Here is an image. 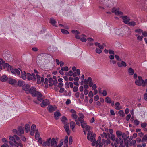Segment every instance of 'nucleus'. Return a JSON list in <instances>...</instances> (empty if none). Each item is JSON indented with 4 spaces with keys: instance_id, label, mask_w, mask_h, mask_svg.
<instances>
[{
    "instance_id": "f257e3e1",
    "label": "nucleus",
    "mask_w": 147,
    "mask_h": 147,
    "mask_svg": "<svg viewBox=\"0 0 147 147\" xmlns=\"http://www.w3.org/2000/svg\"><path fill=\"white\" fill-rule=\"evenodd\" d=\"M111 139L113 142H114V143L113 142L111 143V145L113 147L115 146V147H121V146L123 147L125 145L127 146L128 143L125 142L124 144L123 139L121 138H116L114 135L111 134Z\"/></svg>"
},
{
    "instance_id": "f03ea898",
    "label": "nucleus",
    "mask_w": 147,
    "mask_h": 147,
    "mask_svg": "<svg viewBox=\"0 0 147 147\" xmlns=\"http://www.w3.org/2000/svg\"><path fill=\"white\" fill-rule=\"evenodd\" d=\"M30 93L33 97H37L38 101L41 102L43 100L42 94L39 91H37L36 89L33 86L30 88L29 91L27 92V94Z\"/></svg>"
},
{
    "instance_id": "7ed1b4c3",
    "label": "nucleus",
    "mask_w": 147,
    "mask_h": 147,
    "mask_svg": "<svg viewBox=\"0 0 147 147\" xmlns=\"http://www.w3.org/2000/svg\"><path fill=\"white\" fill-rule=\"evenodd\" d=\"M135 84L139 86H142L143 87H147V79L145 80L142 79L140 76L138 77V79L135 81Z\"/></svg>"
},
{
    "instance_id": "20e7f679",
    "label": "nucleus",
    "mask_w": 147,
    "mask_h": 147,
    "mask_svg": "<svg viewBox=\"0 0 147 147\" xmlns=\"http://www.w3.org/2000/svg\"><path fill=\"white\" fill-rule=\"evenodd\" d=\"M84 128L86 129V130L88 131L87 134V138L88 140H91L93 139V138L96 136V134L95 133H93L92 131H90V127L88 125H86L85 127Z\"/></svg>"
},
{
    "instance_id": "39448f33",
    "label": "nucleus",
    "mask_w": 147,
    "mask_h": 147,
    "mask_svg": "<svg viewBox=\"0 0 147 147\" xmlns=\"http://www.w3.org/2000/svg\"><path fill=\"white\" fill-rule=\"evenodd\" d=\"M9 138L10 141L13 142L14 143H16V140H19V137L16 135H14L13 136H9Z\"/></svg>"
},
{
    "instance_id": "423d86ee",
    "label": "nucleus",
    "mask_w": 147,
    "mask_h": 147,
    "mask_svg": "<svg viewBox=\"0 0 147 147\" xmlns=\"http://www.w3.org/2000/svg\"><path fill=\"white\" fill-rule=\"evenodd\" d=\"M112 12L114 13L116 15H119L123 14V12L119 11V9L116 8H113L112 9Z\"/></svg>"
},
{
    "instance_id": "0eeeda50",
    "label": "nucleus",
    "mask_w": 147,
    "mask_h": 147,
    "mask_svg": "<svg viewBox=\"0 0 147 147\" xmlns=\"http://www.w3.org/2000/svg\"><path fill=\"white\" fill-rule=\"evenodd\" d=\"M27 78L29 81H30L32 79L35 80L36 79V75L33 73L32 75L29 73H27L26 75Z\"/></svg>"
},
{
    "instance_id": "6e6552de",
    "label": "nucleus",
    "mask_w": 147,
    "mask_h": 147,
    "mask_svg": "<svg viewBox=\"0 0 147 147\" xmlns=\"http://www.w3.org/2000/svg\"><path fill=\"white\" fill-rule=\"evenodd\" d=\"M36 130V126L34 124L32 125L31 126V129L30 130V134L31 135L33 136Z\"/></svg>"
},
{
    "instance_id": "1a4fd4ad",
    "label": "nucleus",
    "mask_w": 147,
    "mask_h": 147,
    "mask_svg": "<svg viewBox=\"0 0 147 147\" xmlns=\"http://www.w3.org/2000/svg\"><path fill=\"white\" fill-rule=\"evenodd\" d=\"M129 136H127V134L123 132L122 135V137L123 141L124 144H125V142L128 143V141H126L127 139L129 138Z\"/></svg>"
},
{
    "instance_id": "9d476101",
    "label": "nucleus",
    "mask_w": 147,
    "mask_h": 147,
    "mask_svg": "<svg viewBox=\"0 0 147 147\" xmlns=\"http://www.w3.org/2000/svg\"><path fill=\"white\" fill-rule=\"evenodd\" d=\"M111 142V141L110 139L107 138V139L105 140L104 139H102V146L103 144L105 146L108 145L109 144H110Z\"/></svg>"
},
{
    "instance_id": "9b49d317",
    "label": "nucleus",
    "mask_w": 147,
    "mask_h": 147,
    "mask_svg": "<svg viewBox=\"0 0 147 147\" xmlns=\"http://www.w3.org/2000/svg\"><path fill=\"white\" fill-rule=\"evenodd\" d=\"M11 71L13 74L18 76H20V72L19 70L17 69H11Z\"/></svg>"
},
{
    "instance_id": "f8f14e48",
    "label": "nucleus",
    "mask_w": 147,
    "mask_h": 147,
    "mask_svg": "<svg viewBox=\"0 0 147 147\" xmlns=\"http://www.w3.org/2000/svg\"><path fill=\"white\" fill-rule=\"evenodd\" d=\"M30 85L26 84H24L22 86V88L23 89L26 91V92L27 94V92L29 91L30 88Z\"/></svg>"
},
{
    "instance_id": "ddd939ff",
    "label": "nucleus",
    "mask_w": 147,
    "mask_h": 147,
    "mask_svg": "<svg viewBox=\"0 0 147 147\" xmlns=\"http://www.w3.org/2000/svg\"><path fill=\"white\" fill-rule=\"evenodd\" d=\"M50 144L52 147H57V143L54 138H52L51 141L50 140Z\"/></svg>"
},
{
    "instance_id": "4468645a",
    "label": "nucleus",
    "mask_w": 147,
    "mask_h": 147,
    "mask_svg": "<svg viewBox=\"0 0 147 147\" xmlns=\"http://www.w3.org/2000/svg\"><path fill=\"white\" fill-rule=\"evenodd\" d=\"M122 18L123 20V22L126 24H127L130 20L129 18L125 16H122Z\"/></svg>"
},
{
    "instance_id": "2eb2a0df",
    "label": "nucleus",
    "mask_w": 147,
    "mask_h": 147,
    "mask_svg": "<svg viewBox=\"0 0 147 147\" xmlns=\"http://www.w3.org/2000/svg\"><path fill=\"white\" fill-rule=\"evenodd\" d=\"M24 133V128L23 127L20 126L18 128L17 134L18 135H21Z\"/></svg>"
},
{
    "instance_id": "dca6fc26",
    "label": "nucleus",
    "mask_w": 147,
    "mask_h": 147,
    "mask_svg": "<svg viewBox=\"0 0 147 147\" xmlns=\"http://www.w3.org/2000/svg\"><path fill=\"white\" fill-rule=\"evenodd\" d=\"M101 138L100 136L98 137V139L96 141V147H102V142H101Z\"/></svg>"
},
{
    "instance_id": "f3484780",
    "label": "nucleus",
    "mask_w": 147,
    "mask_h": 147,
    "mask_svg": "<svg viewBox=\"0 0 147 147\" xmlns=\"http://www.w3.org/2000/svg\"><path fill=\"white\" fill-rule=\"evenodd\" d=\"M64 127L67 133V134L69 135L70 132L69 131V123H66L64 126Z\"/></svg>"
},
{
    "instance_id": "a211bd4d",
    "label": "nucleus",
    "mask_w": 147,
    "mask_h": 147,
    "mask_svg": "<svg viewBox=\"0 0 147 147\" xmlns=\"http://www.w3.org/2000/svg\"><path fill=\"white\" fill-rule=\"evenodd\" d=\"M49 104V100L46 99L43 100L42 103H41L40 105L42 107H44L45 106L48 105Z\"/></svg>"
},
{
    "instance_id": "6ab92c4d",
    "label": "nucleus",
    "mask_w": 147,
    "mask_h": 147,
    "mask_svg": "<svg viewBox=\"0 0 147 147\" xmlns=\"http://www.w3.org/2000/svg\"><path fill=\"white\" fill-rule=\"evenodd\" d=\"M57 109V107L55 106H50L48 108L49 111L52 113Z\"/></svg>"
},
{
    "instance_id": "aec40b11",
    "label": "nucleus",
    "mask_w": 147,
    "mask_h": 147,
    "mask_svg": "<svg viewBox=\"0 0 147 147\" xmlns=\"http://www.w3.org/2000/svg\"><path fill=\"white\" fill-rule=\"evenodd\" d=\"M21 71V74L20 75V76H19L24 80L26 79L27 78V74H26L24 71Z\"/></svg>"
},
{
    "instance_id": "412c9836",
    "label": "nucleus",
    "mask_w": 147,
    "mask_h": 147,
    "mask_svg": "<svg viewBox=\"0 0 147 147\" xmlns=\"http://www.w3.org/2000/svg\"><path fill=\"white\" fill-rule=\"evenodd\" d=\"M50 140L51 138H49L47 139L46 141L44 142L42 144V145L43 146H49L50 145Z\"/></svg>"
},
{
    "instance_id": "4be33fe9",
    "label": "nucleus",
    "mask_w": 147,
    "mask_h": 147,
    "mask_svg": "<svg viewBox=\"0 0 147 147\" xmlns=\"http://www.w3.org/2000/svg\"><path fill=\"white\" fill-rule=\"evenodd\" d=\"M117 64L118 67H122L123 66L126 67L127 66V64L126 63L123 61H122L121 63L119 62H118L117 63Z\"/></svg>"
},
{
    "instance_id": "5701e85b",
    "label": "nucleus",
    "mask_w": 147,
    "mask_h": 147,
    "mask_svg": "<svg viewBox=\"0 0 147 147\" xmlns=\"http://www.w3.org/2000/svg\"><path fill=\"white\" fill-rule=\"evenodd\" d=\"M72 32L74 34H75V38L77 39H79L80 38V36L78 35L80 34L79 32L77 30H73L72 31Z\"/></svg>"
},
{
    "instance_id": "b1692460",
    "label": "nucleus",
    "mask_w": 147,
    "mask_h": 147,
    "mask_svg": "<svg viewBox=\"0 0 147 147\" xmlns=\"http://www.w3.org/2000/svg\"><path fill=\"white\" fill-rule=\"evenodd\" d=\"M61 115V114L58 111H56L54 113V116L55 119L57 120L59 118V117Z\"/></svg>"
},
{
    "instance_id": "393cba45",
    "label": "nucleus",
    "mask_w": 147,
    "mask_h": 147,
    "mask_svg": "<svg viewBox=\"0 0 147 147\" xmlns=\"http://www.w3.org/2000/svg\"><path fill=\"white\" fill-rule=\"evenodd\" d=\"M10 144L11 146V147H19L18 146V142H16V143L13 142H11V141H9Z\"/></svg>"
},
{
    "instance_id": "a878e982",
    "label": "nucleus",
    "mask_w": 147,
    "mask_h": 147,
    "mask_svg": "<svg viewBox=\"0 0 147 147\" xmlns=\"http://www.w3.org/2000/svg\"><path fill=\"white\" fill-rule=\"evenodd\" d=\"M123 133L119 130L117 131L116 132V135L117 138H121V136H122Z\"/></svg>"
},
{
    "instance_id": "bb28decb",
    "label": "nucleus",
    "mask_w": 147,
    "mask_h": 147,
    "mask_svg": "<svg viewBox=\"0 0 147 147\" xmlns=\"http://www.w3.org/2000/svg\"><path fill=\"white\" fill-rule=\"evenodd\" d=\"M49 22H50L53 26H55V27H57V26H56L55 24L56 23V21L55 20V19L52 18H50V20L49 21Z\"/></svg>"
},
{
    "instance_id": "cd10ccee",
    "label": "nucleus",
    "mask_w": 147,
    "mask_h": 147,
    "mask_svg": "<svg viewBox=\"0 0 147 147\" xmlns=\"http://www.w3.org/2000/svg\"><path fill=\"white\" fill-rule=\"evenodd\" d=\"M95 136H95L93 137L92 139L91 140H89L92 142V145L93 146H95L96 144V139L95 138Z\"/></svg>"
},
{
    "instance_id": "c85d7f7f",
    "label": "nucleus",
    "mask_w": 147,
    "mask_h": 147,
    "mask_svg": "<svg viewBox=\"0 0 147 147\" xmlns=\"http://www.w3.org/2000/svg\"><path fill=\"white\" fill-rule=\"evenodd\" d=\"M25 131L26 133H28L30 131V128L29 125L28 124H26L25 126Z\"/></svg>"
},
{
    "instance_id": "c756f323",
    "label": "nucleus",
    "mask_w": 147,
    "mask_h": 147,
    "mask_svg": "<svg viewBox=\"0 0 147 147\" xmlns=\"http://www.w3.org/2000/svg\"><path fill=\"white\" fill-rule=\"evenodd\" d=\"M70 127L71 128L73 131L76 126V124L74 121H71L70 123Z\"/></svg>"
},
{
    "instance_id": "7c9ffc66",
    "label": "nucleus",
    "mask_w": 147,
    "mask_h": 147,
    "mask_svg": "<svg viewBox=\"0 0 147 147\" xmlns=\"http://www.w3.org/2000/svg\"><path fill=\"white\" fill-rule=\"evenodd\" d=\"M8 79V78L6 75H3L2 76L0 80L2 82L6 81Z\"/></svg>"
},
{
    "instance_id": "2f4dec72",
    "label": "nucleus",
    "mask_w": 147,
    "mask_h": 147,
    "mask_svg": "<svg viewBox=\"0 0 147 147\" xmlns=\"http://www.w3.org/2000/svg\"><path fill=\"white\" fill-rule=\"evenodd\" d=\"M80 73V70L79 69H77L76 70V72H74L73 74V76L74 77H76L78 76V75H79Z\"/></svg>"
},
{
    "instance_id": "473e14b6",
    "label": "nucleus",
    "mask_w": 147,
    "mask_h": 147,
    "mask_svg": "<svg viewBox=\"0 0 147 147\" xmlns=\"http://www.w3.org/2000/svg\"><path fill=\"white\" fill-rule=\"evenodd\" d=\"M16 80L15 79H10L9 80V83L13 85L16 83Z\"/></svg>"
},
{
    "instance_id": "72a5a7b5",
    "label": "nucleus",
    "mask_w": 147,
    "mask_h": 147,
    "mask_svg": "<svg viewBox=\"0 0 147 147\" xmlns=\"http://www.w3.org/2000/svg\"><path fill=\"white\" fill-rule=\"evenodd\" d=\"M84 115L82 114H81L80 115V116L78 117V119L77 120L80 121V123L83 121Z\"/></svg>"
},
{
    "instance_id": "f704fd0d",
    "label": "nucleus",
    "mask_w": 147,
    "mask_h": 147,
    "mask_svg": "<svg viewBox=\"0 0 147 147\" xmlns=\"http://www.w3.org/2000/svg\"><path fill=\"white\" fill-rule=\"evenodd\" d=\"M128 72L129 74L130 75H133L134 74V70L131 67H130L129 69Z\"/></svg>"
},
{
    "instance_id": "c9c22d12",
    "label": "nucleus",
    "mask_w": 147,
    "mask_h": 147,
    "mask_svg": "<svg viewBox=\"0 0 147 147\" xmlns=\"http://www.w3.org/2000/svg\"><path fill=\"white\" fill-rule=\"evenodd\" d=\"M118 113L119 116L121 117H124L125 116V113L123 111L121 110L118 111Z\"/></svg>"
},
{
    "instance_id": "e433bc0d",
    "label": "nucleus",
    "mask_w": 147,
    "mask_h": 147,
    "mask_svg": "<svg viewBox=\"0 0 147 147\" xmlns=\"http://www.w3.org/2000/svg\"><path fill=\"white\" fill-rule=\"evenodd\" d=\"M120 104L119 102H117L115 103V105L116 106V109L117 110H119L121 109V108L120 107Z\"/></svg>"
},
{
    "instance_id": "4c0bfd02",
    "label": "nucleus",
    "mask_w": 147,
    "mask_h": 147,
    "mask_svg": "<svg viewBox=\"0 0 147 147\" xmlns=\"http://www.w3.org/2000/svg\"><path fill=\"white\" fill-rule=\"evenodd\" d=\"M111 98L108 96L105 99V102L107 103H110L111 102Z\"/></svg>"
},
{
    "instance_id": "58836bf2",
    "label": "nucleus",
    "mask_w": 147,
    "mask_h": 147,
    "mask_svg": "<svg viewBox=\"0 0 147 147\" xmlns=\"http://www.w3.org/2000/svg\"><path fill=\"white\" fill-rule=\"evenodd\" d=\"M24 84L25 82L23 81L19 80L18 82V85L20 87L22 86Z\"/></svg>"
},
{
    "instance_id": "ea45409f",
    "label": "nucleus",
    "mask_w": 147,
    "mask_h": 147,
    "mask_svg": "<svg viewBox=\"0 0 147 147\" xmlns=\"http://www.w3.org/2000/svg\"><path fill=\"white\" fill-rule=\"evenodd\" d=\"M101 137L103 138V139H107V134L105 132H103L102 134H101Z\"/></svg>"
},
{
    "instance_id": "a19ab883",
    "label": "nucleus",
    "mask_w": 147,
    "mask_h": 147,
    "mask_svg": "<svg viewBox=\"0 0 147 147\" xmlns=\"http://www.w3.org/2000/svg\"><path fill=\"white\" fill-rule=\"evenodd\" d=\"M146 141L147 142V134L144 135L141 140L142 142H144Z\"/></svg>"
},
{
    "instance_id": "79ce46f5",
    "label": "nucleus",
    "mask_w": 147,
    "mask_h": 147,
    "mask_svg": "<svg viewBox=\"0 0 147 147\" xmlns=\"http://www.w3.org/2000/svg\"><path fill=\"white\" fill-rule=\"evenodd\" d=\"M36 79L37 80V83L40 84V79L41 78L40 76L38 74L36 75Z\"/></svg>"
},
{
    "instance_id": "37998d69",
    "label": "nucleus",
    "mask_w": 147,
    "mask_h": 147,
    "mask_svg": "<svg viewBox=\"0 0 147 147\" xmlns=\"http://www.w3.org/2000/svg\"><path fill=\"white\" fill-rule=\"evenodd\" d=\"M68 136H65V138L64 140V143L65 144H66L67 146V144L68 142Z\"/></svg>"
},
{
    "instance_id": "c03bdc74",
    "label": "nucleus",
    "mask_w": 147,
    "mask_h": 147,
    "mask_svg": "<svg viewBox=\"0 0 147 147\" xmlns=\"http://www.w3.org/2000/svg\"><path fill=\"white\" fill-rule=\"evenodd\" d=\"M69 70L68 67L67 66H66L65 67H62L61 68V70L63 71H67Z\"/></svg>"
},
{
    "instance_id": "a18cd8bd",
    "label": "nucleus",
    "mask_w": 147,
    "mask_h": 147,
    "mask_svg": "<svg viewBox=\"0 0 147 147\" xmlns=\"http://www.w3.org/2000/svg\"><path fill=\"white\" fill-rule=\"evenodd\" d=\"M81 126L83 128H84V127L87 125L86 122L84 121L81 123Z\"/></svg>"
},
{
    "instance_id": "49530a36",
    "label": "nucleus",
    "mask_w": 147,
    "mask_h": 147,
    "mask_svg": "<svg viewBox=\"0 0 147 147\" xmlns=\"http://www.w3.org/2000/svg\"><path fill=\"white\" fill-rule=\"evenodd\" d=\"M39 136V134L38 131V129H37L35 133V138L37 139Z\"/></svg>"
},
{
    "instance_id": "de8ad7c7",
    "label": "nucleus",
    "mask_w": 147,
    "mask_h": 147,
    "mask_svg": "<svg viewBox=\"0 0 147 147\" xmlns=\"http://www.w3.org/2000/svg\"><path fill=\"white\" fill-rule=\"evenodd\" d=\"M61 31L62 33L65 34H68L69 33L68 31L67 30L64 29H61Z\"/></svg>"
},
{
    "instance_id": "09e8293b",
    "label": "nucleus",
    "mask_w": 147,
    "mask_h": 147,
    "mask_svg": "<svg viewBox=\"0 0 147 147\" xmlns=\"http://www.w3.org/2000/svg\"><path fill=\"white\" fill-rule=\"evenodd\" d=\"M134 123L135 125L137 126L139 125L140 121L137 119H135L134 121Z\"/></svg>"
},
{
    "instance_id": "8fccbe9b",
    "label": "nucleus",
    "mask_w": 147,
    "mask_h": 147,
    "mask_svg": "<svg viewBox=\"0 0 147 147\" xmlns=\"http://www.w3.org/2000/svg\"><path fill=\"white\" fill-rule=\"evenodd\" d=\"M147 125V124L146 122L142 123L141 124V126L142 127L144 128Z\"/></svg>"
},
{
    "instance_id": "3c124183",
    "label": "nucleus",
    "mask_w": 147,
    "mask_h": 147,
    "mask_svg": "<svg viewBox=\"0 0 147 147\" xmlns=\"http://www.w3.org/2000/svg\"><path fill=\"white\" fill-rule=\"evenodd\" d=\"M128 24L129 25H130L132 26H134L136 25V23L135 22L132 21V22H129V23L127 24Z\"/></svg>"
},
{
    "instance_id": "603ef678",
    "label": "nucleus",
    "mask_w": 147,
    "mask_h": 147,
    "mask_svg": "<svg viewBox=\"0 0 147 147\" xmlns=\"http://www.w3.org/2000/svg\"><path fill=\"white\" fill-rule=\"evenodd\" d=\"M96 51L97 53L98 54H100L102 52L101 49H100L98 48H96Z\"/></svg>"
},
{
    "instance_id": "864d4df0",
    "label": "nucleus",
    "mask_w": 147,
    "mask_h": 147,
    "mask_svg": "<svg viewBox=\"0 0 147 147\" xmlns=\"http://www.w3.org/2000/svg\"><path fill=\"white\" fill-rule=\"evenodd\" d=\"M71 117L74 119H76L77 118L78 116L76 114V113L72 114L71 115Z\"/></svg>"
},
{
    "instance_id": "5fc2aeb1",
    "label": "nucleus",
    "mask_w": 147,
    "mask_h": 147,
    "mask_svg": "<svg viewBox=\"0 0 147 147\" xmlns=\"http://www.w3.org/2000/svg\"><path fill=\"white\" fill-rule=\"evenodd\" d=\"M136 143V141L135 140H132L130 143V146H132V145H135Z\"/></svg>"
},
{
    "instance_id": "6e6d98bb",
    "label": "nucleus",
    "mask_w": 147,
    "mask_h": 147,
    "mask_svg": "<svg viewBox=\"0 0 147 147\" xmlns=\"http://www.w3.org/2000/svg\"><path fill=\"white\" fill-rule=\"evenodd\" d=\"M93 94L92 91H90L88 94V96L90 98H92L93 97Z\"/></svg>"
},
{
    "instance_id": "4d7b16f0",
    "label": "nucleus",
    "mask_w": 147,
    "mask_h": 147,
    "mask_svg": "<svg viewBox=\"0 0 147 147\" xmlns=\"http://www.w3.org/2000/svg\"><path fill=\"white\" fill-rule=\"evenodd\" d=\"M73 142L72 137L71 136H70L69 138V144L71 145Z\"/></svg>"
},
{
    "instance_id": "13d9d810",
    "label": "nucleus",
    "mask_w": 147,
    "mask_h": 147,
    "mask_svg": "<svg viewBox=\"0 0 147 147\" xmlns=\"http://www.w3.org/2000/svg\"><path fill=\"white\" fill-rule=\"evenodd\" d=\"M131 117V115L130 114H128L126 117L125 119L127 121H128Z\"/></svg>"
},
{
    "instance_id": "bf43d9fd",
    "label": "nucleus",
    "mask_w": 147,
    "mask_h": 147,
    "mask_svg": "<svg viewBox=\"0 0 147 147\" xmlns=\"http://www.w3.org/2000/svg\"><path fill=\"white\" fill-rule=\"evenodd\" d=\"M67 120V119L66 118L65 116H63L61 118V121H62L65 122V121Z\"/></svg>"
},
{
    "instance_id": "052dcab7",
    "label": "nucleus",
    "mask_w": 147,
    "mask_h": 147,
    "mask_svg": "<svg viewBox=\"0 0 147 147\" xmlns=\"http://www.w3.org/2000/svg\"><path fill=\"white\" fill-rule=\"evenodd\" d=\"M135 32H137L139 33H140L141 32H142V30L140 29H136L135 30Z\"/></svg>"
},
{
    "instance_id": "680f3d73",
    "label": "nucleus",
    "mask_w": 147,
    "mask_h": 147,
    "mask_svg": "<svg viewBox=\"0 0 147 147\" xmlns=\"http://www.w3.org/2000/svg\"><path fill=\"white\" fill-rule=\"evenodd\" d=\"M99 98V97L98 95H96L94 97V100L96 101H97Z\"/></svg>"
},
{
    "instance_id": "e2e57ef3",
    "label": "nucleus",
    "mask_w": 147,
    "mask_h": 147,
    "mask_svg": "<svg viewBox=\"0 0 147 147\" xmlns=\"http://www.w3.org/2000/svg\"><path fill=\"white\" fill-rule=\"evenodd\" d=\"M4 61L1 58L0 60V69H2V63Z\"/></svg>"
},
{
    "instance_id": "0e129e2a",
    "label": "nucleus",
    "mask_w": 147,
    "mask_h": 147,
    "mask_svg": "<svg viewBox=\"0 0 147 147\" xmlns=\"http://www.w3.org/2000/svg\"><path fill=\"white\" fill-rule=\"evenodd\" d=\"M102 94L103 96H106L107 94V91L105 90H104L103 91Z\"/></svg>"
},
{
    "instance_id": "69168bd1",
    "label": "nucleus",
    "mask_w": 147,
    "mask_h": 147,
    "mask_svg": "<svg viewBox=\"0 0 147 147\" xmlns=\"http://www.w3.org/2000/svg\"><path fill=\"white\" fill-rule=\"evenodd\" d=\"M92 86V89L93 90H95V89L97 88V86H96V85L95 84H94Z\"/></svg>"
},
{
    "instance_id": "338daca9",
    "label": "nucleus",
    "mask_w": 147,
    "mask_h": 147,
    "mask_svg": "<svg viewBox=\"0 0 147 147\" xmlns=\"http://www.w3.org/2000/svg\"><path fill=\"white\" fill-rule=\"evenodd\" d=\"M142 35L144 37H147V32L144 31L143 32Z\"/></svg>"
},
{
    "instance_id": "774afa93",
    "label": "nucleus",
    "mask_w": 147,
    "mask_h": 147,
    "mask_svg": "<svg viewBox=\"0 0 147 147\" xmlns=\"http://www.w3.org/2000/svg\"><path fill=\"white\" fill-rule=\"evenodd\" d=\"M81 40L84 42H85L86 41V39L85 37L81 38H80Z\"/></svg>"
}]
</instances>
